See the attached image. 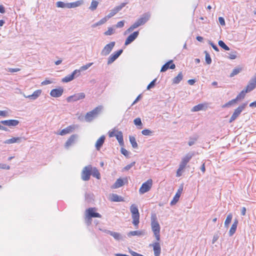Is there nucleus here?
<instances>
[{"label": "nucleus", "mask_w": 256, "mask_h": 256, "mask_svg": "<svg viewBox=\"0 0 256 256\" xmlns=\"http://www.w3.org/2000/svg\"><path fill=\"white\" fill-rule=\"evenodd\" d=\"M150 16V14L149 12H146L142 14L133 24L126 30L124 34H126L128 33L132 32L134 29L145 24L149 20Z\"/></svg>", "instance_id": "1"}, {"label": "nucleus", "mask_w": 256, "mask_h": 256, "mask_svg": "<svg viewBox=\"0 0 256 256\" xmlns=\"http://www.w3.org/2000/svg\"><path fill=\"white\" fill-rule=\"evenodd\" d=\"M130 211L132 213V224L134 226H138L140 222V213L138 206L132 204L130 207Z\"/></svg>", "instance_id": "2"}, {"label": "nucleus", "mask_w": 256, "mask_h": 256, "mask_svg": "<svg viewBox=\"0 0 256 256\" xmlns=\"http://www.w3.org/2000/svg\"><path fill=\"white\" fill-rule=\"evenodd\" d=\"M151 227L157 241L160 240V227L158 222L156 218H152L151 222Z\"/></svg>", "instance_id": "3"}, {"label": "nucleus", "mask_w": 256, "mask_h": 256, "mask_svg": "<svg viewBox=\"0 0 256 256\" xmlns=\"http://www.w3.org/2000/svg\"><path fill=\"white\" fill-rule=\"evenodd\" d=\"M102 110V107L99 106L94 108L92 110L87 112L84 116L85 120L86 122H90L96 118Z\"/></svg>", "instance_id": "4"}, {"label": "nucleus", "mask_w": 256, "mask_h": 256, "mask_svg": "<svg viewBox=\"0 0 256 256\" xmlns=\"http://www.w3.org/2000/svg\"><path fill=\"white\" fill-rule=\"evenodd\" d=\"M92 167L91 165H88L83 168L81 173V178L84 181H88L90 179L92 175Z\"/></svg>", "instance_id": "5"}, {"label": "nucleus", "mask_w": 256, "mask_h": 256, "mask_svg": "<svg viewBox=\"0 0 256 256\" xmlns=\"http://www.w3.org/2000/svg\"><path fill=\"white\" fill-rule=\"evenodd\" d=\"M247 103L243 104L238 106V107L234 110L233 114L230 119V123L232 122L239 116L242 112L244 109Z\"/></svg>", "instance_id": "6"}, {"label": "nucleus", "mask_w": 256, "mask_h": 256, "mask_svg": "<svg viewBox=\"0 0 256 256\" xmlns=\"http://www.w3.org/2000/svg\"><path fill=\"white\" fill-rule=\"evenodd\" d=\"M152 179L148 180L146 182L143 183L139 190L140 194H144L148 192L152 188Z\"/></svg>", "instance_id": "7"}, {"label": "nucleus", "mask_w": 256, "mask_h": 256, "mask_svg": "<svg viewBox=\"0 0 256 256\" xmlns=\"http://www.w3.org/2000/svg\"><path fill=\"white\" fill-rule=\"evenodd\" d=\"M116 44L115 42H111L109 44H106L101 51L100 54L102 56H106L108 55Z\"/></svg>", "instance_id": "8"}, {"label": "nucleus", "mask_w": 256, "mask_h": 256, "mask_svg": "<svg viewBox=\"0 0 256 256\" xmlns=\"http://www.w3.org/2000/svg\"><path fill=\"white\" fill-rule=\"evenodd\" d=\"M86 96V95L84 92H80L72 96H68L66 98V101L68 102H72L78 101V100H80L84 99Z\"/></svg>", "instance_id": "9"}, {"label": "nucleus", "mask_w": 256, "mask_h": 256, "mask_svg": "<svg viewBox=\"0 0 256 256\" xmlns=\"http://www.w3.org/2000/svg\"><path fill=\"white\" fill-rule=\"evenodd\" d=\"M123 50L120 49L116 52H114L112 54H111L108 58V64L109 65L114 62L120 56Z\"/></svg>", "instance_id": "10"}, {"label": "nucleus", "mask_w": 256, "mask_h": 256, "mask_svg": "<svg viewBox=\"0 0 256 256\" xmlns=\"http://www.w3.org/2000/svg\"><path fill=\"white\" fill-rule=\"evenodd\" d=\"M0 122L4 126H8L10 128H12L18 126L20 122L16 120H1Z\"/></svg>", "instance_id": "11"}, {"label": "nucleus", "mask_w": 256, "mask_h": 256, "mask_svg": "<svg viewBox=\"0 0 256 256\" xmlns=\"http://www.w3.org/2000/svg\"><path fill=\"white\" fill-rule=\"evenodd\" d=\"M183 190V185L182 184L178 190L175 196H174L172 200L170 202V205L173 206L179 200L180 195Z\"/></svg>", "instance_id": "12"}, {"label": "nucleus", "mask_w": 256, "mask_h": 256, "mask_svg": "<svg viewBox=\"0 0 256 256\" xmlns=\"http://www.w3.org/2000/svg\"><path fill=\"white\" fill-rule=\"evenodd\" d=\"M256 88V76L251 78L246 86V92H250Z\"/></svg>", "instance_id": "13"}, {"label": "nucleus", "mask_w": 256, "mask_h": 256, "mask_svg": "<svg viewBox=\"0 0 256 256\" xmlns=\"http://www.w3.org/2000/svg\"><path fill=\"white\" fill-rule=\"evenodd\" d=\"M139 34L138 31L134 32L133 33L130 34L126 39L124 45L127 46L132 42H134L138 36Z\"/></svg>", "instance_id": "14"}, {"label": "nucleus", "mask_w": 256, "mask_h": 256, "mask_svg": "<svg viewBox=\"0 0 256 256\" xmlns=\"http://www.w3.org/2000/svg\"><path fill=\"white\" fill-rule=\"evenodd\" d=\"M96 210V208H90L86 210V215L88 216L90 218H101V215L98 212H96L95 211Z\"/></svg>", "instance_id": "15"}, {"label": "nucleus", "mask_w": 256, "mask_h": 256, "mask_svg": "<svg viewBox=\"0 0 256 256\" xmlns=\"http://www.w3.org/2000/svg\"><path fill=\"white\" fill-rule=\"evenodd\" d=\"M63 92V88L60 87L58 88L52 89L50 92V95L54 98H58L62 94Z\"/></svg>", "instance_id": "16"}, {"label": "nucleus", "mask_w": 256, "mask_h": 256, "mask_svg": "<svg viewBox=\"0 0 256 256\" xmlns=\"http://www.w3.org/2000/svg\"><path fill=\"white\" fill-rule=\"evenodd\" d=\"M175 68L176 66L173 63L172 60H170L162 66L161 68L160 72H164L166 71L168 68L173 70Z\"/></svg>", "instance_id": "17"}, {"label": "nucleus", "mask_w": 256, "mask_h": 256, "mask_svg": "<svg viewBox=\"0 0 256 256\" xmlns=\"http://www.w3.org/2000/svg\"><path fill=\"white\" fill-rule=\"evenodd\" d=\"M158 242L159 241H157L153 244L150 245V246H152L153 247L154 256H160L161 252L160 246Z\"/></svg>", "instance_id": "18"}, {"label": "nucleus", "mask_w": 256, "mask_h": 256, "mask_svg": "<svg viewBox=\"0 0 256 256\" xmlns=\"http://www.w3.org/2000/svg\"><path fill=\"white\" fill-rule=\"evenodd\" d=\"M25 139L22 137H13L11 138L6 140L4 142V144H11L14 143H20L22 142V140H24Z\"/></svg>", "instance_id": "19"}, {"label": "nucleus", "mask_w": 256, "mask_h": 256, "mask_svg": "<svg viewBox=\"0 0 256 256\" xmlns=\"http://www.w3.org/2000/svg\"><path fill=\"white\" fill-rule=\"evenodd\" d=\"M105 232L106 234H110V236H113L114 238L117 240H124V236H122L118 232H112V231H110L109 230H106Z\"/></svg>", "instance_id": "20"}, {"label": "nucleus", "mask_w": 256, "mask_h": 256, "mask_svg": "<svg viewBox=\"0 0 256 256\" xmlns=\"http://www.w3.org/2000/svg\"><path fill=\"white\" fill-rule=\"evenodd\" d=\"M77 138L78 135L76 134L72 135L65 143V147L68 148L70 146H72L75 142Z\"/></svg>", "instance_id": "21"}, {"label": "nucleus", "mask_w": 256, "mask_h": 256, "mask_svg": "<svg viewBox=\"0 0 256 256\" xmlns=\"http://www.w3.org/2000/svg\"><path fill=\"white\" fill-rule=\"evenodd\" d=\"M105 138V136H102L97 140L95 144L96 148L97 150H100L104 142Z\"/></svg>", "instance_id": "22"}, {"label": "nucleus", "mask_w": 256, "mask_h": 256, "mask_svg": "<svg viewBox=\"0 0 256 256\" xmlns=\"http://www.w3.org/2000/svg\"><path fill=\"white\" fill-rule=\"evenodd\" d=\"M74 128V126H70L62 130L59 133V134L61 136H64L67 134H69L73 131Z\"/></svg>", "instance_id": "23"}, {"label": "nucleus", "mask_w": 256, "mask_h": 256, "mask_svg": "<svg viewBox=\"0 0 256 256\" xmlns=\"http://www.w3.org/2000/svg\"><path fill=\"white\" fill-rule=\"evenodd\" d=\"M84 4L83 0H80L74 2L68 3V8H74L80 6Z\"/></svg>", "instance_id": "24"}, {"label": "nucleus", "mask_w": 256, "mask_h": 256, "mask_svg": "<svg viewBox=\"0 0 256 256\" xmlns=\"http://www.w3.org/2000/svg\"><path fill=\"white\" fill-rule=\"evenodd\" d=\"M124 185V180L121 178L116 180L114 184L112 186V188H118Z\"/></svg>", "instance_id": "25"}, {"label": "nucleus", "mask_w": 256, "mask_h": 256, "mask_svg": "<svg viewBox=\"0 0 256 256\" xmlns=\"http://www.w3.org/2000/svg\"><path fill=\"white\" fill-rule=\"evenodd\" d=\"M42 94V90H35L31 95H29L26 98H30L32 100L36 99Z\"/></svg>", "instance_id": "26"}, {"label": "nucleus", "mask_w": 256, "mask_h": 256, "mask_svg": "<svg viewBox=\"0 0 256 256\" xmlns=\"http://www.w3.org/2000/svg\"><path fill=\"white\" fill-rule=\"evenodd\" d=\"M238 224V220H235L234 222H233L230 230L229 231V235L230 236H232L235 232L237 228Z\"/></svg>", "instance_id": "27"}, {"label": "nucleus", "mask_w": 256, "mask_h": 256, "mask_svg": "<svg viewBox=\"0 0 256 256\" xmlns=\"http://www.w3.org/2000/svg\"><path fill=\"white\" fill-rule=\"evenodd\" d=\"M115 136L120 146H124V142L123 139L122 132L121 131L118 132L117 134H115Z\"/></svg>", "instance_id": "28"}, {"label": "nucleus", "mask_w": 256, "mask_h": 256, "mask_svg": "<svg viewBox=\"0 0 256 256\" xmlns=\"http://www.w3.org/2000/svg\"><path fill=\"white\" fill-rule=\"evenodd\" d=\"M199 136L197 134L194 135L189 138V141L188 142V144L189 146H192L198 140Z\"/></svg>", "instance_id": "29"}, {"label": "nucleus", "mask_w": 256, "mask_h": 256, "mask_svg": "<svg viewBox=\"0 0 256 256\" xmlns=\"http://www.w3.org/2000/svg\"><path fill=\"white\" fill-rule=\"evenodd\" d=\"M111 200L115 202H120L124 201V198L116 194H113L111 196Z\"/></svg>", "instance_id": "30"}, {"label": "nucleus", "mask_w": 256, "mask_h": 256, "mask_svg": "<svg viewBox=\"0 0 256 256\" xmlns=\"http://www.w3.org/2000/svg\"><path fill=\"white\" fill-rule=\"evenodd\" d=\"M194 156V152H191L188 153L182 158L186 162L188 163L190 159Z\"/></svg>", "instance_id": "31"}, {"label": "nucleus", "mask_w": 256, "mask_h": 256, "mask_svg": "<svg viewBox=\"0 0 256 256\" xmlns=\"http://www.w3.org/2000/svg\"><path fill=\"white\" fill-rule=\"evenodd\" d=\"M182 72H180L176 76L173 78L172 82L175 84H178L182 80Z\"/></svg>", "instance_id": "32"}, {"label": "nucleus", "mask_w": 256, "mask_h": 256, "mask_svg": "<svg viewBox=\"0 0 256 256\" xmlns=\"http://www.w3.org/2000/svg\"><path fill=\"white\" fill-rule=\"evenodd\" d=\"M226 54H227L226 57L230 60H234V59L236 58L237 56H236L237 52L236 51H235L234 50H231L230 52H227Z\"/></svg>", "instance_id": "33"}, {"label": "nucleus", "mask_w": 256, "mask_h": 256, "mask_svg": "<svg viewBox=\"0 0 256 256\" xmlns=\"http://www.w3.org/2000/svg\"><path fill=\"white\" fill-rule=\"evenodd\" d=\"M92 175L98 179H100V173L96 168H94L92 169Z\"/></svg>", "instance_id": "34"}, {"label": "nucleus", "mask_w": 256, "mask_h": 256, "mask_svg": "<svg viewBox=\"0 0 256 256\" xmlns=\"http://www.w3.org/2000/svg\"><path fill=\"white\" fill-rule=\"evenodd\" d=\"M129 139L132 147L134 148H137L138 146L135 138L134 136H129Z\"/></svg>", "instance_id": "35"}, {"label": "nucleus", "mask_w": 256, "mask_h": 256, "mask_svg": "<svg viewBox=\"0 0 256 256\" xmlns=\"http://www.w3.org/2000/svg\"><path fill=\"white\" fill-rule=\"evenodd\" d=\"M142 234V232L140 230H134V231H130L128 233L127 235L128 237H131L132 236H140Z\"/></svg>", "instance_id": "36"}, {"label": "nucleus", "mask_w": 256, "mask_h": 256, "mask_svg": "<svg viewBox=\"0 0 256 256\" xmlns=\"http://www.w3.org/2000/svg\"><path fill=\"white\" fill-rule=\"evenodd\" d=\"M246 90H243L236 98V100L238 102V100L244 98L246 96V94L248 92H246Z\"/></svg>", "instance_id": "37"}, {"label": "nucleus", "mask_w": 256, "mask_h": 256, "mask_svg": "<svg viewBox=\"0 0 256 256\" xmlns=\"http://www.w3.org/2000/svg\"><path fill=\"white\" fill-rule=\"evenodd\" d=\"M98 4V1L93 0L91 2L90 6L89 7V9L92 11H94L96 9Z\"/></svg>", "instance_id": "38"}, {"label": "nucleus", "mask_w": 256, "mask_h": 256, "mask_svg": "<svg viewBox=\"0 0 256 256\" xmlns=\"http://www.w3.org/2000/svg\"><path fill=\"white\" fill-rule=\"evenodd\" d=\"M232 214H229L226 218V220H225V222H224V226L225 227H226L228 228L229 226V224L230 223L231 221H232Z\"/></svg>", "instance_id": "39"}, {"label": "nucleus", "mask_w": 256, "mask_h": 256, "mask_svg": "<svg viewBox=\"0 0 256 256\" xmlns=\"http://www.w3.org/2000/svg\"><path fill=\"white\" fill-rule=\"evenodd\" d=\"M128 4V1L126 0L124 2L122 3L120 5L116 6L114 9L118 13L120 12L125 6Z\"/></svg>", "instance_id": "40"}, {"label": "nucleus", "mask_w": 256, "mask_h": 256, "mask_svg": "<svg viewBox=\"0 0 256 256\" xmlns=\"http://www.w3.org/2000/svg\"><path fill=\"white\" fill-rule=\"evenodd\" d=\"M204 106L203 104H198V105H196L195 106H194L192 110V112H198V111H200L202 110L203 108H204Z\"/></svg>", "instance_id": "41"}, {"label": "nucleus", "mask_w": 256, "mask_h": 256, "mask_svg": "<svg viewBox=\"0 0 256 256\" xmlns=\"http://www.w3.org/2000/svg\"><path fill=\"white\" fill-rule=\"evenodd\" d=\"M74 79V78L72 77V75L69 74L64 78L62 79V82H68L72 81Z\"/></svg>", "instance_id": "42"}, {"label": "nucleus", "mask_w": 256, "mask_h": 256, "mask_svg": "<svg viewBox=\"0 0 256 256\" xmlns=\"http://www.w3.org/2000/svg\"><path fill=\"white\" fill-rule=\"evenodd\" d=\"M218 44L222 48H224L226 50H229V47L225 44V43L222 40H219L218 42Z\"/></svg>", "instance_id": "43"}, {"label": "nucleus", "mask_w": 256, "mask_h": 256, "mask_svg": "<svg viewBox=\"0 0 256 256\" xmlns=\"http://www.w3.org/2000/svg\"><path fill=\"white\" fill-rule=\"evenodd\" d=\"M68 3H64V2H60V1L56 3V6L58 8H68Z\"/></svg>", "instance_id": "44"}, {"label": "nucleus", "mask_w": 256, "mask_h": 256, "mask_svg": "<svg viewBox=\"0 0 256 256\" xmlns=\"http://www.w3.org/2000/svg\"><path fill=\"white\" fill-rule=\"evenodd\" d=\"M93 64V62H90L86 64V65L82 66L79 70H80V72L81 71H84L88 69L90 66H92Z\"/></svg>", "instance_id": "45"}, {"label": "nucleus", "mask_w": 256, "mask_h": 256, "mask_svg": "<svg viewBox=\"0 0 256 256\" xmlns=\"http://www.w3.org/2000/svg\"><path fill=\"white\" fill-rule=\"evenodd\" d=\"M237 102L236 100L234 98L233 100H230L228 102L225 104L224 105L222 106V108H226V107H230L232 104L236 103Z\"/></svg>", "instance_id": "46"}, {"label": "nucleus", "mask_w": 256, "mask_h": 256, "mask_svg": "<svg viewBox=\"0 0 256 256\" xmlns=\"http://www.w3.org/2000/svg\"><path fill=\"white\" fill-rule=\"evenodd\" d=\"M187 162H186L185 161H184V160H182V162H180V165H179V168H178V171H182V170H183L186 165L187 164Z\"/></svg>", "instance_id": "47"}, {"label": "nucleus", "mask_w": 256, "mask_h": 256, "mask_svg": "<svg viewBox=\"0 0 256 256\" xmlns=\"http://www.w3.org/2000/svg\"><path fill=\"white\" fill-rule=\"evenodd\" d=\"M240 70L241 68H234L230 74V77H233L234 76L238 74L240 72Z\"/></svg>", "instance_id": "48"}, {"label": "nucleus", "mask_w": 256, "mask_h": 256, "mask_svg": "<svg viewBox=\"0 0 256 256\" xmlns=\"http://www.w3.org/2000/svg\"><path fill=\"white\" fill-rule=\"evenodd\" d=\"M153 132L152 131L148 129H144L142 131V134L144 136H151Z\"/></svg>", "instance_id": "49"}, {"label": "nucleus", "mask_w": 256, "mask_h": 256, "mask_svg": "<svg viewBox=\"0 0 256 256\" xmlns=\"http://www.w3.org/2000/svg\"><path fill=\"white\" fill-rule=\"evenodd\" d=\"M204 54H206V62L208 64H210L212 63V59L210 54L206 51H204Z\"/></svg>", "instance_id": "50"}, {"label": "nucleus", "mask_w": 256, "mask_h": 256, "mask_svg": "<svg viewBox=\"0 0 256 256\" xmlns=\"http://www.w3.org/2000/svg\"><path fill=\"white\" fill-rule=\"evenodd\" d=\"M134 122L136 126H142V122L141 119L140 118H136L134 120ZM139 128H142V127Z\"/></svg>", "instance_id": "51"}, {"label": "nucleus", "mask_w": 256, "mask_h": 256, "mask_svg": "<svg viewBox=\"0 0 256 256\" xmlns=\"http://www.w3.org/2000/svg\"><path fill=\"white\" fill-rule=\"evenodd\" d=\"M114 33V30L112 28H108L107 31L104 34L106 36H111Z\"/></svg>", "instance_id": "52"}, {"label": "nucleus", "mask_w": 256, "mask_h": 256, "mask_svg": "<svg viewBox=\"0 0 256 256\" xmlns=\"http://www.w3.org/2000/svg\"><path fill=\"white\" fill-rule=\"evenodd\" d=\"M156 78H155L154 80H152L149 84L148 85V86H147V90H149L153 88H154V86H155V84H156Z\"/></svg>", "instance_id": "53"}, {"label": "nucleus", "mask_w": 256, "mask_h": 256, "mask_svg": "<svg viewBox=\"0 0 256 256\" xmlns=\"http://www.w3.org/2000/svg\"><path fill=\"white\" fill-rule=\"evenodd\" d=\"M136 162H133L129 164L126 165L125 167L124 168V170H130L132 166L135 165Z\"/></svg>", "instance_id": "54"}, {"label": "nucleus", "mask_w": 256, "mask_h": 256, "mask_svg": "<svg viewBox=\"0 0 256 256\" xmlns=\"http://www.w3.org/2000/svg\"><path fill=\"white\" fill-rule=\"evenodd\" d=\"M117 12L114 8L110 10V12L106 16L108 19L114 16Z\"/></svg>", "instance_id": "55"}, {"label": "nucleus", "mask_w": 256, "mask_h": 256, "mask_svg": "<svg viewBox=\"0 0 256 256\" xmlns=\"http://www.w3.org/2000/svg\"><path fill=\"white\" fill-rule=\"evenodd\" d=\"M80 72L79 70H76L70 74V75H72V77L74 78L75 77L79 76Z\"/></svg>", "instance_id": "56"}, {"label": "nucleus", "mask_w": 256, "mask_h": 256, "mask_svg": "<svg viewBox=\"0 0 256 256\" xmlns=\"http://www.w3.org/2000/svg\"><path fill=\"white\" fill-rule=\"evenodd\" d=\"M121 153L125 156L128 157L129 156V152L125 148H122L120 150Z\"/></svg>", "instance_id": "57"}, {"label": "nucleus", "mask_w": 256, "mask_h": 256, "mask_svg": "<svg viewBox=\"0 0 256 256\" xmlns=\"http://www.w3.org/2000/svg\"><path fill=\"white\" fill-rule=\"evenodd\" d=\"M108 20V19L106 16L105 17L102 18L100 20H99L98 22V24H100V26L102 25V24H104L105 22H106Z\"/></svg>", "instance_id": "58"}, {"label": "nucleus", "mask_w": 256, "mask_h": 256, "mask_svg": "<svg viewBox=\"0 0 256 256\" xmlns=\"http://www.w3.org/2000/svg\"><path fill=\"white\" fill-rule=\"evenodd\" d=\"M208 44L212 46V48L216 52H218L219 50L218 46L214 44L210 40H208Z\"/></svg>", "instance_id": "59"}, {"label": "nucleus", "mask_w": 256, "mask_h": 256, "mask_svg": "<svg viewBox=\"0 0 256 256\" xmlns=\"http://www.w3.org/2000/svg\"><path fill=\"white\" fill-rule=\"evenodd\" d=\"M124 21L121 20L118 22L116 25V28H122L124 26Z\"/></svg>", "instance_id": "60"}, {"label": "nucleus", "mask_w": 256, "mask_h": 256, "mask_svg": "<svg viewBox=\"0 0 256 256\" xmlns=\"http://www.w3.org/2000/svg\"><path fill=\"white\" fill-rule=\"evenodd\" d=\"M0 168L1 169H6V170H10V166L5 164H0Z\"/></svg>", "instance_id": "61"}, {"label": "nucleus", "mask_w": 256, "mask_h": 256, "mask_svg": "<svg viewBox=\"0 0 256 256\" xmlns=\"http://www.w3.org/2000/svg\"><path fill=\"white\" fill-rule=\"evenodd\" d=\"M86 222L88 226H90L92 224V218L88 217L86 215Z\"/></svg>", "instance_id": "62"}, {"label": "nucleus", "mask_w": 256, "mask_h": 256, "mask_svg": "<svg viewBox=\"0 0 256 256\" xmlns=\"http://www.w3.org/2000/svg\"><path fill=\"white\" fill-rule=\"evenodd\" d=\"M20 70V69L18 68H8V72H19Z\"/></svg>", "instance_id": "63"}, {"label": "nucleus", "mask_w": 256, "mask_h": 256, "mask_svg": "<svg viewBox=\"0 0 256 256\" xmlns=\"http://www.w3.org/2000/svg\"><path fill=\"white\" fill-rule=\"evenodd\" d=\"M218 21L222 26H224L226 24L224 19L222 17H219Z\"/></svg>", "instance_id": "64"}]
</instances>
